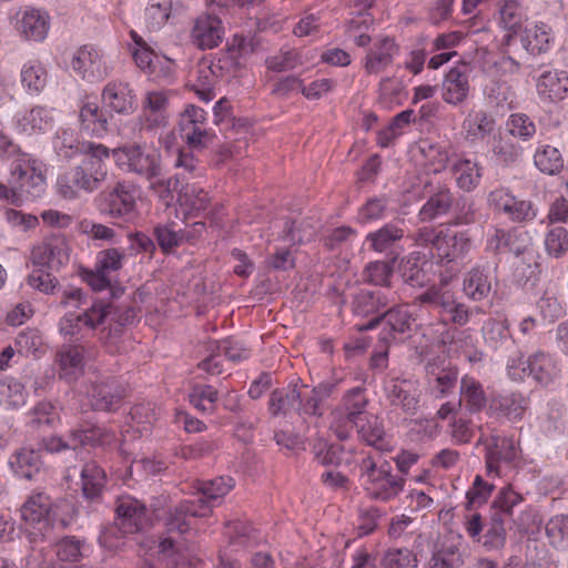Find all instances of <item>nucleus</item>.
Here are the masks:
<instances>
[{"mask_svg":"<svg viewBox=\"0 0 568 568\" xmlns=\"http://www.w3.org/2000/svg\"><path fill=\"white\" fill-rule=\"evenodd\" d=\"M134 47L132 48V57L135 64L144 72L153 74L156 71L154 58H158L153 49L144 41L143 38H132Z\"/></svg>","mask_w":568,"mask_h":568,"instance_id":"nucleus-58","label":"nucleus"},{"mask_svg":"<svg viewBox=\"0 0 568 568\" xmlns=\"http://www.w3.org/2000/svg\"><path fill=\"white\" fill-rule=\"evenodd\" d=\"M55 362L59 377L73 383L84 373V347L80 344H63L57 352Z\"/></svg>","mask_w":568,"mask_h":568,"instance_id":"nucleus-22","label":"nucleus"},{"mask_svg":"<svg viewBox=\"0 0 568 568\" xmlns=\"http://www.w3.org/2000/svg\"><path fill=\"white\" fill-rule=\"evenodd\" d=\"M206 121V112L196 105H189L181 114L182 138L193 150L205 149L214 139V134L203 125Z\"/></svg>","mask_w":568,"mask_h":568,"instance_id":"nucleus-15","label":"nucleus"},{"mask_svg":"<svg viewBox=\"0 0 568 568\" xmlns=\"http://www.w3.org/2000/svg\"><path fill=\"white\" fill-rule=\"evenodd\" d=\"M404 230L395 224H385L379 230L368 233L366 242L369 243L371 248L376 252H385L392 247V245L403 239Z\"/></svg>","mask_w":568,"mask_h":568,"instance_id":"nucleus-52","label":"nucleus"},{"mask_svg":"<svg viewBox=\"0 0 568 568\" xmlns=\"http://www.w3.org/2000/svg\"><path fill=\"white\" fill-rule=\"evenodd\" d=\"M101 102L105 111L112 115H130L136 109V97L131 84L122 80L108 82L101 92Z\"/></svg>","mask_w":568,"mask_h":568,"instance_id":"nucleus-18","label":"nucleus"},{"mask_svg":"<svg viewBox=\"0 0 568 568\" xmlns=\"http://www.w3.org/2000/svg\"><path fill=\"white\" fill-rule=\"evenodd\" d=\"M211 514V507L203 498H189L180 501L172 508L165 518L168 532L182 535L190 530L194 518L206 517Z\"/></svg>","mask_w":568,"mask_h":568,"instance_id":"nucleus-14","label":"nucleus"},{"mask_svg":"<svg viewBox=\"0 0 568 568\" xmlns=\"http://www.w3.org/2000/svg\"><path fill=\"white\" fill-rule=\"evenodd\" d=\"M95 209L100 214L111 219L130 220L136 206L135 189L126 182H118L106 187L94 199Z\"/></svg>","mask_w":568,"mask_h":568,"instance_id":"nucleus-9","label":"nucleus"},{"mask_svg":"<svg viewBox=\"0 0 568 568\" xmlns=\"http://www.w3.org/2000/svg\"><path fill=\"white\" fill-rule=\"evenodd\" d=\"M488 202L515 222L530 221L536 216L530 201L517 199L504 187L491 191L488 195Z\"/></svg>","mask_w":568,"mask_h":568,"instance_id":"nucleus-21","label":"nucleus"},{"mask_svg":"<svg viewBox=\"0 0 568 568\" xmlns=\"http://www.w3.org/2000/svg\"><path fill=\"white\" fill-rule=\"evenodd\" d=\"M357 44L367 47L364 68L368 74L385 70L398 52L394 38H358Z\"/></svg>","mask_w":568,"mask_h":568,"instance_id":"nucleus-16","label":"nucleus"},{"mask_svg":"<svg viewBox=\"0 0 568 568\" xmlns=\"http://www.w3.org/2000/svg\"><path fill=\"white\" fill-rule=\"evenodd\" d=\"M115 434L106 427L83 424L69 432L68 438L51 436L43 438L40 447L49 453H60L65 449L75 450L79 447H105L115 442Z\"/></svg>","mask_w":568,"mask_h":568,"instance_id":"nucleus-7","label":"nucleus"},{"mask_svg":"<svg viewBox=\"0 0 568 568\" xmlns=\"http://www.w3.org/2000/svg\"><path fill=\"white\" fill-rule=\"evenodd\" d=\"M393 267L389 262L376 261L365 266L364 280L373 285L389 287Z\"/></svg>","mask_w":568,"mask_h":568,"instance_id":"nucleus-59","label":"nucleus"},{"mask_svg":"<svg viewBox=\"0 0 568 568\" xmlns=\"http://www.w3.org/2000/svg\"><path fill=\"white\" fill-rule=\"evenodd\" d=\"M390 301L382 290H361L353 296L352 311L355 315L366 317L378 313Z\"/></svg>","mask_w":568,"mask_h":568,"instance_id":"nucleus-35","label":"nucleus"},{"mask_svg":"<svg viewBox=\"0 0 568 568\" xmlns=\"http://www.w3.org/2000/svg\"><path fill=\"white\" fill-rule=\"evenodd\" d=\"M88 396L94 410L115 412L120 407L123 395L113 379H105L92 382Z\"/></svg>","mask_w":568,"mask_h":568,"instance_id":"nucleus-24","label":"nucleus"},{"mask_svg":"<svg viewBox=\"0 0 568 568\" xmlns=\"http://www.w3.org/2000/svg\"><path fill=\"white\" fill-rule=\"evenodd\" d=\"M301 399L298 400V414L322 417L323 403L331 397L334 390L332 383H320L308 389V386L300 382Z\"/></svg>","mask_w":568,"mask_h":568,"instance_id":"nucleus-25","label":"nucleus"},{"mask_svg":"<svg viewBox=\"0 0 568 568\" xmlns=\"http://www.w3.org/2000/svg\"><path fill=\"white\" fill-rule=\"evenodd\" d=\"M355 429L367 445L377 449L385 448V429L383 423L376 416H366L364 422L359 423Z\"/></svg>","mask_w":568,"mask_h":568,"instance_id":"nucleus-51","label":"nucleus"},{"mask_svg":"<svg viewBox=\"0 0 568 568\" xmlns=\"http://www.w3.org/2000/svg\"><path fill=\"white\" fill-rule=\"evenodd\" d=\"M486 343L496 351H509L513 355L519 351L511 338L506 321L489 320L483 327Z\"/></svg>","mask_w":568,"mask_h":568,"instance_id":"nucleus-36","label":"nucleus"},{"mask_svg":"<svg viewBox=\"0 0 568 568\" xmlns=\"http://www.w3.org/2000/svg\"><path fill=\"white\" fill-rule=\"evenodd\" d=\"M481 168L470 159H459L453 165L456 183L459 189L470 192L477 187L481 179Z\"/></svg>","mask_w":568,"mask_h":568,"instance_id":"nucleus-45","label":"nucleus"},{"mask_svg":"<svg viewBox=\"0 0 568 568\" xmlns=\"http://www.w3.org/2000/svg\"><path fill=\"white\" fill-rule=\"evenodd\" d=\"M85 153L80 164L68 174L71 187L93 192L104 182L108 175L106 160L110 156L109 149L100 143L84 144Z\"/></svg>","mask_w":568,"mask_h":568,"instance_id":"nucleus-5","label":"nucleus"},{"mask_svg":"<svg viewBox=\"0 0 568 568\" xmlns=\"http://www.w3.org/2000/svg\"><path fill=\"white\" fill-rule=\"evenodd\" d=\"M465 294L473 301H483L491 292V275L481 266L473 267L464 278Z\"/></svg>","mask_w":568,"mask_h":568,"instance_id":"nucleus-39","label":"nucleus"},{"mask_svg":"<svg viewBox=\"0 0 568 568\" xmlns=\"http://www.w3.org/2000/svg\"><path fill=\"white\" fill-rule=\"evenodd\" d=\"M169 99L164 91H150L143 102L142 125L146 130L165 126L168 123Z\"/></svg>","mask_w":568,"mask_h":568,"instance_id":"nucleus-26","label":"nucleus"},{"mask_svg":"<svg viewBox=\"0 0 568 568\" xmlns=\"http://www.w3.org/2000/svg\"><path fill=\"white\" fill-rule=\"evenodd\" d=\"M463 565V554L456 546H443L429 561V568H462Z\"/></svg>","mask_w":568,"mask_h":568,"instance_id":"nucleus-60","label":"nucleus"},{"mask_svg":"<svg viewBox=\"0 0 568 568\" xmlns=\"http://www.w3.org/2000/svg\"><path fill=\"white\" fill-rule=\"evenodd\" d=\"M57 557L63 562H77L83 557L84 541L74 537L65 536L57 544Z\"/></svg>","mask_w":568,"mask_h":568,"instance_id":"nucleus-61","label":"nucleus"},{"mask_svg":"<svg viewBox=\"0 0 568 568\" xmlns=\"http://www.w3.org/2000/svg\"><path fill=\"white\" fill-rule=\"evenodd\" d=\"M505 519L499 515H490V521L483 536V547L486 550H500L506 544Z\"/></svg>","mask_w":568,"mask_h":568,"instance_id":"nucleus-56","label":"nucleus"},{"mask_svg":"<svg viewBox=\"0 0 568 568\" xmlns=\"http://www.w3.org/2000/svg\"><path fill=\"white\" fill-rule=\"evenodd\" d=\"M495 119L485 111H473L463 122L465 138L469 142L481 141L495 130Z\"/></svg>","mask_w":568,"mask_h":568,"instance_id":"nucleus-38","label":"nucleus"},{"mask_svg":"<svg viewBox=\"0 0 568 568\" xmlns=\"http://www.w3.org/2000/svg\"><path fill=\"white\" fill-rule=\"evenodd\" d=\"M382 321L384 322L385 327L388 328V332L379 337V342L390 343L397 339H403L404 336H409L412 334L416 316L408 305H396L384 312L382 315L374 317L368 322V324L362 326L359 329H372Z\"/></svg>","mask_w":568,"mask_h":568,"instance_id":"nucleus-11","label":"nucleus"},{"mask_svg":"<svg viewBox=\"0 0 568 568\" xmlns=\"http://www.w3.org/2000/svg\"><path fill=\"white\" fill-rule=\"evenodd\" d=\"M384 568H417V558L407 548L390 549L383 559Z\"/></svg>","mask_w":568,"mask_h":568,"instance_id":"nucleus-64","label":"nucleus"},{"mask_svg":"<svg viewBox=\"0 0 568 568\" xmlns=\"http://www.w3.org/2000/svg\"><path fill=\"white\" fill-rule=\"evenodd\" d=\"M301 399L300 379L290 383L286 387L275 388L268 398V412L271 416H287L292 412L298 413Z\"/></svg>","mask_w":568,"mask_h":568,"instance_id":"nucleus-28","label":"nucleus"},{"mask_svg":"<svg viewBox=\"0 0 568 568\" xmlns=\"http://www.w3.org/2000/svg\"><path fill=\"white\" fill-rule=\"evenodd\" d=\"M27 402V392L20 382L14 378L0 381V406L4 409H16Z\"/></svg>","mask_w":568,"mask_h":568,"instance_id":"nucleus-50","label":"nucleus"},{"mask_svg":"<svg viewBox=\"0 0 568 568\" xmlns=\"http://www.w3.org/2000/svg\"><path fill=\"white\" fill-rule=\"evenodd\" d=\"M70 247L67 239L61 234L45 237L31 251V261L34 265L59 271L69 262Z\"/></svg>","mask_w":568,"mask_h":568,"instance_id":"nucleus-13","label":"nucleus"},{"mask_svg":"<svg viewBox=\"0 0 568 568\" xmlns=\"http://www.w3.org/2000/svg\"><path fill=\"white\" fill-rule=\"evenodd\" d=\"M499 23L509 36H548L552 29L542 21L525 18L519 0L498 1Z\"/></svg>","mask_w":568,"mask_h":568,"instance_id":"nucleus-10","label":"nucleus"},{"mask_svg":"<svg viewBox=\"0 0 568 568\" xmlns=\"http://www.w3.org/2000/svg\"><path fill=\"white\" fill-rule=\"evenodd\" d=\"M112 155L122 170L135 173L148 181H162V161L158 150L132 144L114 149ZM156 185L159 186L158 182L152 183V187Z\"/></svg>","mask_w":568,"mask_h":568,"instance_id":"nucleus-6","label":"nucleus"},{"mask_svg":"<svg viewBox=\"0 0 568 568\" xmlns=\"http://www.w3.org/2000/svg\"><path fill=\"white\" fill-rule=\"evenodd\" d=\"M44 165L31 155L22 153L12 162L9 185L0 183V199L18 204L34 200L45 190Z\"/></svg>","mask_w":568,"mask_h":568,"instance_id":"nucleus-1","label":"nucleus"},{"mask_svg":"<svg viewBox=\"0 0 568 568\" xmlns=\"http://www.w3.org/2000/svg\"><path fill=\"white\" fill-rule=\"evenodd\" d=\"M52 124V112L41 105L33 106L17 120L18 129L28 134L44 132L50 129Z\"/></svg>","mask_w":568,"mask_h":568,"instance_id":"nucleus-43","label":"nucleus"},{"mask_svg":"<svg viewBox=\"0 0 568 568\" xmlns=\"http://www.w3.org/2000/svg\"><path fill=\"white\" fill-rule=\"evenodd\" d=\"M47 81L48 71L40 61H28L22 65L20 82L29 95H39L44 90Z\"/></svg>","mask_w":568,"mask_h":568,"instance_id":"nucleus-41","label":"nucleus"},{"mask_svg":"<svg viewBox=\"0 0 568 568\" xmlns=\"http://www.w3.org/2000/svg\"><path fill=\"white\" fill-rule=\"evenodd\" d=\"M487 250L495 254H514L532 257L531 243L526 232L517 230L495 229L487 239Z\"/></svg>","mask_w":568,"mask_h":568,"instance_id":"nucleus-17","label":"nucleus"},{"mask_svg":"<svg viewBox=\"0 0 568 568\" xmlns=\"http://www.w3.org/2000/svg\"><path fill=\"white\" fill-rule=\"evenodd\" d=\"M537 92L540 99L558 101L565 98L568 92V74L566 71L547 70L537 79Z\"/></svg>","mask_w":568,"mask_h":568,"instance_id":"nucleus-31","label":"nucleus"},{"mask_svg":"<svg viewBox=\"0 0 568 568\" xmlns=\"http://www.w3.org/2000/svg\"><path fill=\"white\" fill-rule=\"evenodd\" d=\"M175 168L182 170V172L176 173L174 178L166 181H158L159 186L168 193L171 191H182L183 185L181 184V180L185 181L190 176L196 175L200 171L197 159H195L191 152L185 151L179 152L175 160Z\"/></svg>","mask_w":568,"mask_h":568,"instance_id":"nucleus-37","label":"nucleus"},{"mask_svg":"<svg viewBox=\"0 0 568 568\" xmlns=\"http://www.w3.org/2000/svg\"><path fill=\"white\" fill-rule=\"evenodd\" d=\"M471 248L473 240L467 231L444 230L435 258L443 265L454 264L458 271Z\"/></svg>","mask_w":568,"mask_h":568,"instance_id":"nucleus-19","label":"nucleus"},{"mask_svg":"<svg viewBox=\"0 0 568 568\" xmlns=\"http://www.w3.org/2000/svg\"><path fill=\"white\" fill-rule=\"evenodd\" d=\"M172 11V0H149L144 11V24L148 32H159L168 23H176Z\"/></svg>","mask_w":568,"mask_h":568,"instance_id":"nucleus-34","label":"nucleus"},{"mask_svg":"<svg viewBox=\"0 0 568 568\" xmlns=\"http://www.w3.org/2000/svg\"><path fill=\"white\" fill-rule=\"evenodd\" d=\"M455 297V293L452 290L443 284H437L429 286L426 291L417 295L415 302L438 310L440 314L454 302Z\"/></svg>","mask_w":568,"mask_h":568,"instance_id":"nucleus-49","label":"nucleus"},{"mask_svg":"<svg viewBox=\"0 0 568 568\" xmlns=\"http://www.w3.org/2000/svg\"><path fill=\"white\" fill-rule=\"evenodd\" d=\"M84 144H95L91 141H79L74 131L68 129H61L57 132L53 146L58 154L64 159H71L75 154H83Z\"/></svg>","mask_w":568,"mask_h":568,"instance_id":"nucleus-48","label":"nucleus"},{"mask_svg":"<svg viewBox=\"0 0 568 568\" xmlns=\"http://www.w3.org/2000/svg\"><path fill=\"white\" fill-rule=\"evenodd\" d=\"M523 501L520 494L510 486L503 487L491 504V514L499 515L505 521L513 519L514 508Z\"/></svg>","mask_w":568,"mask_h":568,"instance_id":"nucleus-55","label":"nucleus"},{"mask_svg":"<svg viewBox=\"0 0 568 568\" xmlns=\"http://www.w3.org/2000/svg\"><path fill=\"white\" fill-rule=\"evenodd\" d=\"M546 534L556 547H568V515H559L549 519Z\"/></svg>","mask_w":568,"mask_h":568,"instance_id":"nucleus-63","label":"nucleus"},{"mask_svg":"<svg viewBox=\"0 0 568 568\" xmlns=\"http://www.w3.org/2000/svg\"><path fill=\"white\" fill-rule=\"evenodd\" d=\"M112 115L95 102L84 101L79 110L80 131L92 138H103L109 132Z\"/></svg>","mask_w":568,"mask_h":568,"instance_id":"nucleus-23","label":"nucleus"},{"mask_svg":"<svg viewBox=\"0 0 568 568\" xmlns=\"http://www.w3.org/2000/svg\"><path fill=\"white\" fill-rule=\"evenodd\" d=\"M444 230L433 226H422L412 232L408 239L417 247L429 248L433 257L436 256Z\"/></svg>","mask_w":568,"mask_h":568,"instance_id":"nucleus-57","label":"nucleus"},{"mask_svg":"<svg viewBox=\"0 0 568 568\" xmlns=\"http://www.w3.org/2000/svg\"><path fill=\"white\" fill-rule=\"evenodd\" d=\"M16 28L24 36H45L49 31V16L37 9H28L17 20Z\"/></svg>","mask_w":568,"mask_h":568,"instance_id":"nucleus-46","label":"nucleus"},{"mask_svg":"<svg viewBox=\"0 0 568 568\" xmlns=\"http://www.w3.org/2000/svg\"><path fill=\"white\" fill-rule=\"evenodd\" d=\"M21 518L29 528L31 541L45 540L53 528L57 505L44 491H33L21 506Z\"/></svg>","mask_w":568,"mask_h":568,"instance_id":"nucleus-8","label":"nucleus"},{"mask_svg":"<svg viewBox=\"0 0 568 568\" xmlns=\"http://www.w3.org/2000/svg\"><path fill=\"white\" fill-rule=\"evenodd\" d=\"M234 486L231 477H216L199 483L197 491L191 498H203L212 508L213 503L225 496Z\"/></svg>","mask_w":568,"mask_h":568,"instance_id":"nucleus-47","label":"nucleus"},{"mask_svg":"<svg viewBox=\"0 0 568 568\" xmlns=\"http://www.w3.org/2000/svg\"><path fill=\"white\" fill-rule=\"evenodd\" d=\"M114 511V520L123 527L124 532L136 534L148 524L146 506L134 497H119Z\"/></svg>","mask_w":568,"mask_h":568,"instance_id":"nucleus-20","label":"nucleus"},{"mask_svg":"<svg viewBox=\"0 0 568 568\" xmlns=\"http://www.w3.org/2000/svg\"><path fill=\"white\" fill-rule=\"evenodd\" d=\"M458 405L469 414L479 413L486 407L487 395L478 379L469 375L462 377Z\"/></svg>","mask_w":568,"mask_h":568,"instance_id":"nucleus-32","label":"nucleus"},{"mask_svg":"<svg viewBox=\"0 0 568 568\" xmlns=\"http://www.w3.org/2000/svg\"><path fill=\"white\" fill-rule=\"evenodd\" d=\"M106 481L104 470L94 462L87 463L81 471L82 494L87 499L100 498Z\"/></svg>","mask_w":568,"mask_h":568,"instance_id":"nucleus-44","label":"nucleus"},{"mask_svg":"<svg viewBox=\"0 0 568 568\" xmlns=\"http://www.w3.org/2000/svg\"><path fill=\"white\" fill-rule=\"evenodd\" d=\"M219 399V392L211 385H194L189 394L190 404L202 413L212 414Z\"/></svg>","mask_w":568,"mask_h":568,"instance_id":"nucleus-54","label":"nucleus"},{"mask_svg":"<svg viewBox=\"0 0 568 568\" xmlns=\"http://www.w3.org/2000/svg\"><path fill=\"white\" fill-rule=\"evenodd\" d=\"M535 165L545 174L555 175L564 168V160L558 149L544 145L534 155Z\"/></svg>","mask_w":568,"mask_h":568,"instance_id":"nucleus-53","label":"nucleus"},{"mask_svg":"<svg viewBox=\"0 0 568 568\" xmlns=\"http://www.w3.org/2000/svg\"><path fill=\"white\" fill-rule=\"evenodd\" d=\"M358 466L363 487L371 499L386 503L403 491L405 478L393 474L388 462L377 464L368 455L361 460Z\"/></svg>","mask_w":568,"mask_h":568,"instance_id":"nucleus-2","label":"nucleus"},{"mask_svg":"<svg viewBox=\"0 0 568 568\" xmlns=\"http://www.w3.org/2000/svg\"><path fill=\"white\" fill-rule=\"evenodd\" d=\"M454 205V194L446 185H438L423 204L418 212L422 222H432L450 212Z\"/></svg>","mask_w":568,"mask_h":568,"instance_id":"nucleus-30","label":"nucleus"},{"mask_svg":"<svg viewBox=\"0 0 568 568\" xmlns=\"http://www.w3.org/2000/svg\"><path fill=\"white\" fill-rule=\"evenodd\" d=\"M368 404L364 387L356 386L344 393L339 404L331 412L329 428L339 440L348 439L358 424L368 416Z\"/></svg>","mask_w":568,"mask_h":568,"instance_id":"nucleus-3","label":"nucleus"},{"mask_svg":"<svg viewBox=\"0 0 568 568\" xmlns=\"http://www.w3.org/2000/svg\"><path fill=\"white\" fill-rule=\"evenodd\" d=\"M469 93L468 74L465 67L452 68L446 74L442 83L443 100L453 105L463 103Z\"/></svg>","mask_w":568,"mask_h":568,"instance_id":"nucleus-29","label":"nucleus"},{"mask_svg":"<svg viewBox=\"0 0 568 568\" xmlns=\"http://www.w3.org/2000/svg\"><path fill=\"white\" fill-rule=\"evenodd\" d=\"M478 220V210L474 200L469 197H459L456 201L453 219L449 225L462 226L476 223Z\"/></svg>","mask_w":568,"mask_h":568,"instance_id":"nucleus-62","label":"nucleus"},{"mask_svg":"<svg viewBox=\"0 0 568 568\" xmlns=\"http://www.w3.org/2000/svg\"><path fill=\"white\" fill-rule=\"evenodd\" d=\"M73 69L88 81H95L102 77V57L92 45H82L72 59Z\"/></svg>","mask_w":568,"mask_h":568,"instance_id":"nucleus-33","label":"nucleus"},{"mask_svg":"<svg viewBox=\"0 0 568 568\" xmlns=\"http://www.w3.org/2000/svg\"><path fill=\"white\" fill-rule=\"evenodd\" d=\"M13 473L21 478L32 479L39 474L42 460L39 450L23 447L14 453L9 462Z\"/></svg>","mask_w":568,"mask_h":568,"instance_id":"nucleus-40","label":"nucleus"},{"mask_svg":"<svg viewBox=\"0 0 568 568\" xmlns=\"http://www.w3.org/2000/svg\"><path fill=\"white\" fill-rule=\"evenodd\" d=\"M517 452L514 442L507 437L491 436L486 445L487 473L499 475L501 463L509 465L516 458Z\"/></svg>","mask_w":568,"mask_h":568,"instance_id":"nucleus-27","label":"nucleus"},{"mask_svg":"<svg viewBox=\"0 0 568 568\" xmlns=\"http://www.w3.org/2000/svg\"><path fill=\"white\" fill-rule=\"evenodd\" d=\"M506 368L513 381H523L531 377L540 386L552 384L560 374V368L555 358L545 352H536L527 359L520 351L507 356Z\"/></svg>","mask_w":568,"mask_h":568,"instance_id":"nucleus-4","label":"nucleus"},{"mask_svg":"<svg viewBox=\"0 0 568 568\" xmlns=\"http://www.w3.org/2000/svg\"><path fill=\"white\" fill-rule=\"evenodd\" d=\"M384 390L390 406L404 414L415 415L420 407L423 390L413 378L393 377L385 382Z\"/></svg>","mask_w":568,"mask_h":568,"instance_id":"nucleus-12","label":"nucleus"},{"mask_svg":"<svg viewBox=\"0 0 568 568\" xmlns=\"http://www.w3.org/2000/svg\"><path fill=\"white\" fill-rule=\"evenodd\" d=\"M495 412L498 416L510 422L520 420L528 408V399L518 392L500 395L494 400Z\"/></svg>","mask_w":568,"mask_h":568,"instance_id":"nucleus-42","label":"nucleus"}]
</instances>
